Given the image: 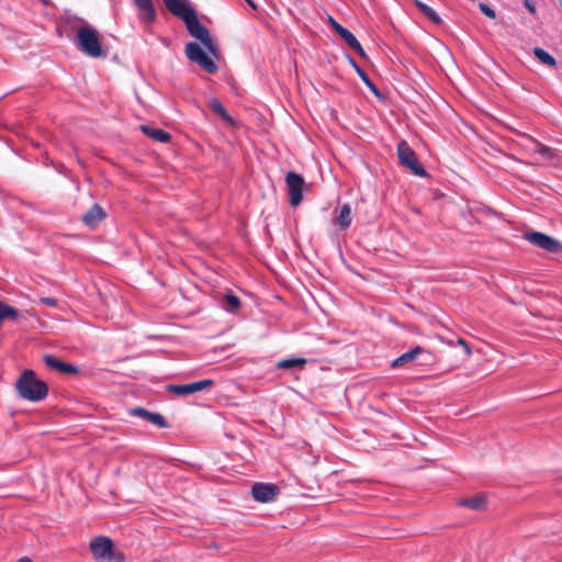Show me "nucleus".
Wrapping results in <instances>:
<instances>
[{
  "instance_id": "25",
  "label": "nucleus",
  "mask_w": 562,
  "mask_h": 562,
  "mask_svg": "<svg viewBox=\"0 0 562 562\" xmlns=\"http://www.w3.org/2000/svg\"><path fill=\"white\" fill-rule=\"evenodd\" d=\"M307 363V360L305 358H291V359H284L277 363L278 369H292V368H304V366Z\"/></svg>"
},
{
  "instance_id": "18",
  "label": "nucleus",
  "mask_w": 562,
  "mask_h": 562,
  "mask_svg": "<svg viewBox=\"0 0 562 562\" xmlns=\"http://www.w3.org/2000/svg\"><path fill=\"white\" fill-rule=\"evenodd\" d=\"M459 504L470 509L481 512L486 507V496L485 494L479 493L472 497L461 499Z\"/></svg>"
},
{
  "instance_id": "9",
  "label": "nucleus",
  "mask_w": 562,
  "mask_h": 562,
  "mask_svg": "<svg viewBox=\"0 0 562 562\" xmlns=\"http://www.w3.org/2000/svg\"><path fill=\"white\" fill-rule=\"evenodd\" d=\"M214 384L213 380H201L189 384H169L167 391L178 396H187L200 392Z\"/></svg>"
},
{
  "instance_id": "34",
  "label": "nucleus",
  "mask_w": 562,
  "mask_h": 562,
  "mask_svg": "<svg viewBox=\"0 0 562 562\" xmlns=\"http://www.w3.org/2000/svg\"><path fill=\"white\" fill-rule=\"evenodd\" d=\"M18 562H33V561L30 558L24 557V558H21Z\"/></svg>"
},
{
  "instance_id": "24",
  "label": "nucleus",
  "mask_w": 562,
  "mask_h": 562,
  "mask_svg": "<svg viewBox=\"0 0 562 562\" xmlns=\"http://www.w3.org/2000/svg\"><path fill=\"white\" fill-rule=\"evenodd\" d=\"M209 106L210 109L216 113L217 115L221 116V119H223L224 121L226 122H233V119L232 116L228 114V112L226 111V109L224 108V105L217 100V99H212L209 103Z\"/></svg>"
},
{
  "instance_id": "32",
  "label": "nucleus",
  "mask_w": 562,
  "mask_h": 562,
  "mask_svg": "<svg viewBox=\"0 0 562 562\" xmlns=\"http://www.w3.org/2000/svg\"><path fill=\"white\" fill-rule=\"evenodd\" d=\"M415 5L418 8V10L420 12H423V10L426 8L427 4L422 2V1H419V0H415Z\"/></svg>"
},
{
  "instance_id": "8",
  "label": "nucleus",
  "mask_w": 562,
  "mask_h": 562,
  "mask_svg": "<svg viewBox=\"0 0 562 562\" xmlns=\"http://www.w3.org/2000/svg\"><path fill=\"white\" fill-rule=\"evenodd\" d=\"M285 182L290 195V204L296 207L302 201V191L305 181L301 175L290 171L286 173Z\"/></svg>"
},
{
  "instance_id": "22",
  "label": "nucleus",
  "mask_w": 562,
  "mask_h": 562,
  "mask_svg": "<svg viewBox=\"0 0 562 562\" xmlns=\"http://www.w3.org/2000/svg\"><path fill=\"white\" fill-rule=\"evenodd\" d=\"M108 213H83L82 223L90 229H94L106 217Z\"/></svg>"
},
{
  "instance_id": "12",
  "label": "nucleus",
  "mask_w": 562,
  "mask_h": 562,
  "mask_svg": "<svg viewBox=\"0 0 562 562\" xmlns=\"http://www.w3.org/2000/svg\"><path fill=\"white\" fill-rule=\"evenodd\" d=\"M43 362L49 369L58 371L60 373L77 374L79 372L78 367H76L75 364L64 362L63 360L49 353L43 356Z\"/></svg>"
},
{
  "instance_id": "28",
  "label": "nucleus",
  "mask_w": 562,
  "mask_h": 562,
  "mask_svg": "<svg viewBox=\"0 0 562 562\" xmlns=\"http://www.w3.org/2000/svg\"><path fill=\"white\" fill-rule=\"evenodd\" d=\"M479 8H480L481 12L483 14H485L486 16H488L490 19H495V16H496L495 11L491 7H488L485 3H480Z\"/></svg>"
},
{
  "instance_id": "29",
  "label": "nucleus",
  "mask_w": 562,
  "mask_h": 562,
  "mask_svg": "<svg viewBox=\"0 0 562 562\" xmlns=\"http://www.w3.org/2000/svg\"><path fill=\"white\" fill-rule=\"evenodd\" d=\"M458 345H460L464 349L467 356H471L472 350H471L470 346L468 345V342L464 339L459 338L458 339Z\"/></svg>"
},
{
  "instance_id": "3",
  "label": "nucleus",
  "mask_w": 562,
  "mask_h": 562,
  "mask_svg": "<svg viewBox=\"0 0 562 562\" xmlns=\"http://www.w3.org/2000/svg\"><path fill=\"white\" fill-rule=\"evenodd\" d=\"M92 557L98 562H125L124 553L116 549L113 541L105 536H98L89 543Z\"/></svg>"
},
{
  "instance_id": "10",
  "label": "nucleus",
  "mask_w": 562,
  "mask_h": 562,
  "mask_svg": "<svg viewBox=\"0 0 562 562\" xmlns=\"http://www.w3.org/2000/svg\"><path fill=\"white\" fill-rule=\"evenodd\" d=\"M279 494V487L272 483H255L251 487L252 497L261 503H268Z\"/></svg>"
},
{
  "instance_id": "36",
  "label": "nucleus",
  "mask_w": 562,
  "mask_h": 562,
  "mask_svg": "<svg viewBox=\"0 0 562 562\" xmlns=\"http://www.w3.org/2000/svg\"><path fill=\"white\" fill-rule=\"evenodd\" d=\"M249 5H251L252 8H256L255 3L252 2V0H245Z\"/></svg>"
},
{
  "instance_id": "21",
  "label": "nucleus",
  "mask_w": 562,
  "mask_h": 562,
  "mask_svg": "<svg viewBox=\"0 0 562 562\" xmlns=\"http://www.w3.org/2000/svg\"><path fill=\"white\" fill-rule=\"evenodd\" d=\"M221 306L228 313H235L240 307V300L232 293H226L222 297Z\"/></svg>"
},
{
  "instance_id": "27",
  "label": "nucleus",
  "mask_w": 562,
  "mask_h": 562,
  "mask_svg": "<svg viewBox=\"0 0 562 562\" xmlns=\"http://www.w3.org/2000/svg\"><path fill=\"white\" fill-rule=\"evenodd\" d=\"M422 13L424 15H426L435 24H440L442 22L439 14L432 8H430L428 4L426 5V8L423 10Z\"/></svg>"
},
{
  "instance_id": "20",
  "label": "nucleus",
  "mask_w": 562,
  "mask_h": 562,
  "mask_svg": "<svg viewBox=\"0 0 562 562\" xmlns=\"http://www.w3.org/2000/svg\"><path fill=\"white\" fill-rule=\"evenodd\" d=\"M349 61L351 66L355 68L358 76L361 78V80L364 82V85L375 94L380 95L378 87L373 83V81L370 79L368 74L357 64V61L349 56Z\"/></svg>"
},
{
  "instance_id": "5",
  "label": "nucleus",
  "mask_w": 562,
  "mask_h": 562,
  "mask_svg": "<svg viewBox=\"0 0 562 562\" xmlns=\"http://www.w3.org/2000/svg\"><path fill=\"white\" fill-rule=\"evenodd\" d=\"M397 157L402 166L409 169L412 173L418 177H428L427 171L419 162L416 153L406 140H401L397 145Z\"/></svg>"
},
{
  "instance_id": "6",
  "label": "nucleus",
  "mask_w": 562,
  "mask_h": 562,
  "mask_svg": "<svg viewBox=\"0 0 562 562\" xmlns=\"http://www.w3.org/2000/svg\"><path fill=\"white\" fill-rule=\"evenodd\" d=\"M522 237L532 246L540 248L541 250H544L549 254L562 252V244L558 239L544 233L530 231L525 232Z\"/></svg>"
},
{
  "instance_id": "13",
  "label": "nucleus",
  "mask_w": 562,
  "mask_h": 562,
  "mask_svg": "<svg viewBox=\"0 0 562 562\" xmlns=\"http://www.w3.org/2000/svg\"><path fill=\"white\" fill-rule=\"evenodd\" d=\"M130 414L132 416L145 419L159 428H165L168 426V423L162 415L149 412L143 407H134L130 411Z\"/></svg>"
},
{
  "instance_id": "30",
  "label": "nucleus",
  "mask_w": 562,
  "mask_h": 562,
  "mask_svg": "<svg viewBox=\"0 0 562 562\" xmlns=\"http://www.w3.org/2000/svg\"><path fill=\"white\" fill-rule=\"evenodd\" d=\"M41 302H43L44 304L48 305V306H56L57 305V301L53 297H41Z\"/></svg>"
},
{
  "instance_id": "17",
  "label": "nucleus",
  "mask_w": 562,
  "mask_h": 562,
  "mask_svg": "<svg viewBox=\"0 0 562 562\" xmlns=\"http://www.w3.org/2000/svg\"><path fill=\"white\" fill-rule=\"evenodd\" d=\"M139 128L146 136L160 143H168L171 138L170 134L161 128L149 125H140Z\"/></svg>"
},
{
  "instance_id": "2",
  "label": "nucleus",
  "mask_w": 562,
  "mask_h": 562,
  "mask_svg": "<svg viewBox=\"0 0 562 562\" xmlns=\"http://www.w3.org/2000/svg\"><path fill=\"white\" fill-rule=\"evenodd\" d=\"M76 35L72 40L75 46L90 57L103 56L100 33L87 22L76 27Z\"/></svg>"
},
{
  "instance_id": "19",
  "label": "nucleus",
  "mask_w": 562,
  "mask_h": 562,
  "mask_svg": "<svg viewBox=\"0 0 562 562\" xmlns=\"http://www.w3.org/2000/svg\"><path fill=\"white\" fill-rule=\"evenodd\" d=\"M423 352H425L424 348L417 346V347L413 348L412 350L404 352L403 355L397 357L395 360H393L392 367L396 368V367H401L405 363H408V362L415 360L416 357Z\"/></svg>"
},
{
  "instance_id": "4",
  "label": "nucleus",
  "mask_w": 562,
  "mask_h": 562,
  "mask_svg": "<svg viewBox=\"0 0 562 562\" xmlns=\"http://www.w3.org/2000/svg\"><path fill=\"white\" fill-rule=\"evenodd\" d=\"M186 26L190 35L201 42L205 49L213 56H217V47L210 34V31L204 26L198 19L196 12L194 11L189 16H186Z\"/></svg>"
},
{
  "instance_id": "1",
  "label": "nucleus",
  "mask_w": 562,
  "mask_h": 562,
  "mask_svg": "<svg viewBox=\"0 0 562 562\" xmlns=\"http://www.w3.org/2000/svg\"><path fill=\"white\" fill-rule=\"evenodd\" d=\"M15 390L20 397L30 402H41L48 394L46 382L37 379L36 373L31 370H24L15 382Z\"/></svg>"
},
{
  "instance_id": "16",
  "label": "nucleus",
  "mask_w": 562,
  "mask_h": 562,
  "mask_svg": "<svg viewBox=\"0 0 562 562\" xmlns=\"http://www.w3.org/2000/svg\"><path fill=\"white\" fill-rule=\"evenodd\" d=\"M528 142L532 145V153L540 155L546 161L554 162L558 159L559 155L554 148L541 144L533 137H528Z\"/></svg>"
},
{
  "instance_id": "14",
  "label": "nucleus",
  "mask_w": 562,
  "mask_h": 562,
  "mask_svg": "<svg viewBox=\"0 0 562 562\" xmlns=\"http://www.w3.org/2000/svg\"><path fill=\"white\" fill-rule=\"evenodd\" d=\"M139 11V20L146 24H151L157 18L156 9L151 0H134Z\"/></svg>"
},
{
  "instance_id": "31",
  "label": "nucleus",
  "mask_w": 562,
  "mask_h": 562,
  "mask_svg": "<svg viewBox=\"0 0 562 562\" xmlns=\"http://www.w3.org/2000/svg\"><path fill=\"white\" fill-rule=\"evenodd\" d=\"M525 7L527 8V10L535 14L536 13V7L535 4L530 1V0H525Z\"/></svg>"
},
{
  "instance_id": "11",
  "label": "nucleus",
  "mask_w": 562,
  "mask_h": 562,
  "mask_svg": "<svg viewBox=\"0 0 562 562\" xmlns=\"http://www.w3.org/2000/svg\"><path fill=\"white\" fill-rule=\"evenodd\" d=\"M329 22L331 27L339 34V36L347 43V45L357 52L361 57H366V53L359 43V41L356 38V36L346 27L340 25L337 21H335L331 16L329 18Z\"/></svg>"
},
{
  "instance_id": "15",
  "label": "nucleus",
  "mask_w": 562,
  "mask_h": 562,
  "mask_svg": "<svg viewBox=\"0 0 562 562\" xmlns=\"http://www.w3.org/2000/svg\"><path fill=\"white\" fill-rule=\"evenodd\" d=\"M166 8L176 16L184 21L186 16H189L194 12V9L182 0H162Z\"/></svg>"
},
{
  "instance_id": "7",
  "label": "nucleus",
  "mask_w": 562,
  "mask_h": 562,
  "mask_svg": "<svg viewBox=\"0 0 562 562\" xmlns=\"http://www.w3.org/2000/svg\"><path fill=\"white\" fill-rule=\"evenodd\" d=\"M186 55L191 60L196 63L203 70L209 74L217 71V65L203 52L201 46L195 42H190L186 45Z\"/></svg>"
},
{
  "instance_id": "33",
  "label": "nucleus",
  "mask_w": 562,
  "mask_h": 562,
  "mask_svg": "<svg viewBox=\"0 0 562 562\" xmlns=\"http://www.w3.org/2000/svg\"><path fill=\"white\" fill-rule=\"evenodd\" d=\"M90 211L97 212V211H103V210H102V207L99 204L94 203L91 206Z\"/></svg>"
},
{
  "instance_id": "23",
  "label": "nucleus",
  "mask_w": 562,
  "mask_h": 562,
  "mask_svg": "<svg viewBox=\"0 0 562 562\" xmlns=\"http://www.w3.org/2000/svg\"><path fill=\"white\" fill-rule=\"evenodd\" d=\"M533 55L543 65H547L549 67H555L557 66L555 58L552 55H550L547 50L542 49L541 47H535L533 48Z\"/></svg>"
},
{
  "instance_id": "35",
  "label": "nucleus",
  "mask_w": 562,
  "mask_h": 562,
  "mask_svg": "<svg viewBox=\"0 0 562 562\" xmlns=\"http://www.w3.org/2000/svg\"><path fill=\"white\" fill-rule=\"evenodd\" d=\"M340 211L348 212V211H350V206L348 204H345V205H342Z\"/></svg>"
},
{
  "instance_id": "26",
  "label": "nucleus",
  "mask_w": 562,
  "mask_h": 562,
  "mask_svg": "<svg viewBox=\"0 0 562 562\" xmlns=\"http://www.w3.org/2000/svg\"><path fill=\"white\" fill-rule=\"evenodd\" d=\"M352 222L351 213H339V215L335 216L333 220V224L339 229H347Z\"/></svg>"
},
{
  "instance_id": "37",
  "label": "nucleus",
  "mask_w": 562,
  "mask_h": 562,
  "mask_svg": "<svg viewBox=\"0 0 562 562\" xmlns=\"http://www.w3.org/2000/svg\"><path fill=\"white\" fill-rule=\"evenodd\" d=\"M559 562H562V560H560Z\"/></svg>"
}]
</instances>
